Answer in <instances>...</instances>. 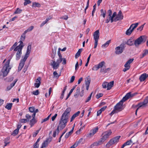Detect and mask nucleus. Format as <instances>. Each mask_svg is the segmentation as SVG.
Returning <instances> with one entry per match:
<instances>
[{
    "label": "nucleus",
    "instance_id": "nucleus-1",
    "mask_svg": "<svg viewBox=\"0 0 148 148\" xmlns=\"http://www.w3.org/2000/svg\"><path fill=\"white\" fill-rule=\"evenodd\" d=\"M31 49V45H29L27 47V51L24 58L23 59H21L20 61L18 67V71H20L24 66L25 61L29 57Z\"/></svg>",
    "mask_w": 148,
    "mask_h": 148
},
{
    "label": "nucleus",
    "instance_id": "nucleus-2",
    "mask_svg": "<svg viewBox=\"0 0 148 148\" xmlns=\"http://www.w3.org/2000/svg\"><path fill=\"white\" fill-rule=\"evenodd\" d=\"M13 56V54L11 55L10 58L6 62L1 70V73H2L3 77L7 76L11 69V68L9 67V64L10 60Z\"/></svg>",
    "mask_w": 148,
    "mask_h": 148
},
{
    "label": "nucleus",
    "instance_id": "nucleus-3",
    "mask_svg": "<svg viewBox=\"0 0 148 148\" xmlns=\"http://www.w3.org/2000/svg\"><path fill=\"white\" fill-rule=\"evenodd\" d=\"M123 102L121 100L118 103L114 106L113 110L110 114V115H112L115 113H118L119 112L121 111L123 109Z\"/></svg>",
    "mask_w": 148,
    "mask_h": 148
},
{
    "label": "nucleus",
    "instance_id": "nucleus-4",
    "mask_svg": "<svg viewBox=\"0 0 148 148\" xmlns=\"http://www.w3.org/2000/svg\"><path fill=\"white\" fill-rule=\"evenodd\" d=\"M69 119L66 118L61 116L59 121V125L58 126L60 127V130H62L66 126V123L68 121Z\"/></svg>",
    "mask_w": 148,
    "mask_h": 148
},
{
    "label": "nucleus",
    "instance_id": "nucleus-5",
    "mask_svg": "<svg viewBox=\"0 0 148 148\" xmlns=\"http://www.w3.org/2000/svg\"><path fill=\"white\" fill-rule=\"evenodd\" d=\"M120 137V136H118L113 138L108 143L106 146L109 148L113 144L117 143L119 141Z\"/></svg>",
    "mask_w": 148,
    "mask_h": 148
},
{
    "label": "nucleus",
    "instance_id": "nucleus-6",
    "mask_svg": "<svg viewBox=\"0 0 148 148\" xmlns=\"http://www.w3.org/2000/svg\"><path fill=\"white\" fill-rule=\"evenodd\" d=\"M125 44L124 42L122 43L119 46L115 48V53L116 54H119L123 52L125 47Z\"/></svg>",
    "mask_w": 148,
    "mask_h": 148
},
{
    "label": "nucleus",
    "instance_id": "nucleus-7",
    "mask_svg": "<svg viewBox=\"0 0 148 148\" xmlns=\"http://www.w3.org/2000/svg\"><path fill=\"white\" fill-rule=\"evenodd\" d=\"M23 48V46L22 45L20 47L17 46L14 49V51H17L16 54V60H18L20 59L22 54V50Z\"/></svg>",
    "mask_w": 148,
    "mask_h": 148
},
{
    "label": "nucleus",
    "instance_id": "nucleus-8",
    "mask_svg": "<svg viewBox=\"0 0 148 148\" xmlns=\"http://www.w3.org/2000/svg\"><path fill=\"white\" fill-rule=\"evenodd\" d=\"M145 37V36H141L135 40L134 44L136 47H138L143 42H144L146 41V40L144 39Z\"/></svg>",
    "mask_w": 148,
    "mask_h": 148
},
{
    "label": "nucleus",
    "instance_id": "nucleus-9",
    "mask_svg": "<svg viewBox=\"0 0 148 148\" xmlns=\"http://www.w3.org/2000/svg\"><path fill=\"white\" fill-rule=\"evenodd\" d=\"M94 39L95 40L94 48H96L98 45V42L99 37V30L95 31L93 34Z\"/></svg>",
    "mask_w": 148,
    "mask_h": 148
},
{
    "label": "nucleus",
    "instance_id": "nucleus-10",
    "mask_svg": "<svg viewBox=\"0 0 148 148\" xmlns=\"http://www.w3.org/2000/svg\"><path fill=\"white\" fill-rule=\"evenodd\" d=\"M147 106H148V96L146 97L143 102L138 104L137 105V106H138V107L136 110V115L137 111L140 108L146 107Z\"/></svg>",
    "mask_w": 148,
    "mask_h": 148
},
{
    "label": "nucleus",
    "instance_id": "nucleus-11",
    "mask_svg": "<svg viewBox=\"0 0 148 148\" xmlns=\"http://www.w3.org/2000/svg\"><path fill=\"white\" fill-rule=\"evenodd\" d=\"M112 133V132L111 130L104 132L101 135V138L105 141L109 138Z\"/></svg>",
    "mask_w": 148,
    "mask_h": 148
},
{
    "label": "nucleus",
    "instance_id": "nucleus-12",
    "mask_svg": "<svg viewBox=\"0 0 148 148\" xmlns=\"http://www.w3.org/2000/svg\"><path fill=\"white\" fill-rule=\"evenodd\" d=\"M123 16L121 11L120 10L118 14L116 15V17L115 18V21H118L121 20L123 19Z\"/></svg>",
    "mask_w": 148,
    "mask_h": 148
},
{
    "label": "nucleus",
    "instance_id": "nucleus-13",
    "mask_svg": "<svg viewBox=\"0 0 148 148\" xmlns=\"http://www.w3.org/2000/svg\"><path fill=\"white\" fill-rule=\"evenodd\" d=\"M71 111V108L69 107L67 108L63 113L62 116V117H64L66 118L67 117V118H69V115Z\"/></svg>",
    "mask_w": 148,
    "mask_h": 148
},
{
    "label": "nucleus",
    "instance_id": "nucleus-14",
    "mask_svg": "<svg viewBox=\"0 0 148 148\" xmlns=\"http://www.w3.org/2000/svg\"><path fill=\"white\" fill-rule=\"evenodd\" d=\"M98 130V127H96L90 130L88 135L89 136H92L97 132Z\"/></svg>",
    "mask_w": 148,
    "mask_h": 148
},
{
    "label": "nucleus",
    "instance_id": "nucleus-15",
    "mask_svg": "<svg viewBox=\"0 0 148 148\" xmlns=\"http://www.w3.org/2000/svg\"><path fill=\"white\" fill-rule=\"evenodd\" d=\"M33 119L30 121L31 127H32L37 122L35 117V114H33L32 115Z\"/></svg>",
    "mask_w": 148,
    "mask_h": 148
},
{
    "label": "nucleus",
    "instance_id": "nucleus-16",
    "mask_svg": "<svg viewBox=\"0 0 148 148\" xmlns=\"http://www.w3.org/2000/svg\"><path fill=\"white\" fill-rule=\"evenodd\" d=\"M133 60L134 59L132 58L128 60L124 65L125 67H127L130 69V64L133 62Z\"/></svg>",
    "mask_w": 148,
    "mask_h": 148
},
{
    "label": "nucleus",
    "instance_id": "nucleus-17",
    "mask_svg": "<svg viewBox=\"0 0 148 148\" xmlns=\"http://www.w3.org/2000/svg\"><path fill=\"white\" fill-rule=\"evenodd\" d=\"M131 97V92H129L123 97L121 100L124 102Z\"/></svg>",
    "mask_w": 148,
    "mask_h": 148
},
{
    "label": "nucleus",
    "instance_id": "nucleus-18",
    "mask_svg": "<svg viewBox=\"0 0 148 148\" xmlns=\"http://www.w3.org/2000/svg\"><path fill=\"white\" fill-rule=\"evenodd\" d=\"M147 76L146 73H144L142 74L139 77V80L140 82H143L146 79Z\"/></svg>",
    "mask_w": 148,
    "mask_h": 148
},
{
    "label": "nucleus",
    "instance_id": "nucleus-19",
    "mask_svg": "<svg viewBox=\"0 0 148 148\" xmlns=\"http://www.w3.org/2000/svg\"><path fill=\"white\" fill-rule=\"evenodd\" d=\"M53 63H51V65L52 66L53 69H58L59 66V65H58L56 62L53 60H52Z\"/></svg>",
    "mask_w": 148,
    "mask_h": 148
},
{
    "label": "nucleus",
    "instance_id": "nucleus-20",
    "mask_svg": "<svg viewBox=\"0 0 148 148\" xmlns=\"http://www.w3.org/2000/svg\"><path fill=\"white\" fill-rule=\"evenodd\" d=\"M148 54V50L145 49L143 50L142 54L140 55V59L143 58L145 56Z\"/></svg>",
    "mask_w": 148,
    "mask_h": 148
},
{
    "label": "nucleus",
    "instance_id": "nucleus-21",
    "mask_svg": "<svg viewBox=\"0 0 148 148\" xmlns=\"http://www.w3.org/2000/svg\"><path fill=\"white\" fill-rule=\"evenodd\" d=\"M134 40L133 39L130 38L126 42V44L132 46L134 45Z\"/></svg>",
    "mask_w": 148,
    "mask_h": 148
},
{
    "label": "nucleus",
    "instance_id": "nucleus-22",
    "mask_svg": "<svg viewBox=\"0 0 148 148\" xmlns=\"http://www.w3.org/2000/svg\"><path fill=\"white\" fill-rule=\"evenodd\" d=\"M80 92V88L78 87L77 88L76 92L74 95V97L75 98H77L79 95Z\"/></svg>",
    "mask_w": 148,
    "mask_h": 148
},
{
    "label": "nucleus",
    "instance_id": "nucleus-23",
    "mask_svg": "<svg viewBox=\"0 0 148 148\" xmlns=\"http://www.w3.org/2000/svg\"><path fill=\"white\" fill-rule=\"evenodd\" d=\"M74 126L75 124H74V126L73 127L71 130L69 132L66 133L65 136V138H67L69 137V136L72 133L74 129Z\"/></svg>",
    "mask_w": 148,
    "mask_h": 148
},
{
    "label": "nucleus",
    "instance_id": "nucleus-24",
    "mask_svg": "<svg viewBox=\"0 0 148 148\" xmlns=\"http://www.w3.org/2000/svg\"><path fill=\"white\" fill-rule=\"evenodd\" d=\"M114 84V81H112L110 82V83H108V88H107V90H110V89L112 88L113 87Z\"/></svg>",
    "mask_w": 148,
    "mask_h": 148
},
{
    "label": "nucleus",
    "instance_id": "nucleus-25",
    "mask_svg": "<svg viewBox=\"0 0 148 148\" xmlns=\"http://www.w3.org/2000/svg\"><path fill=\"white\" fill-rule=\"evenodd\" d=\"M17 80L16 79L15 81H14L13 83L11 84L10 85L8 86L7 87V89L8 90H10L13 86H14L17 82Z\"/></svg>",
    "mask_w": 148,
    "mask_h": 148
},
{
    "label": "nucleus",
    "instance_id": "nucleus-26",
    "mask_svg": "<svg viewBox=\"0 0 148 148\" xmlns=\"http://www.w3.org/2000/svg\"><path fill=\"white\" fill-rule=\"evenodd\" d=\"M25 37H21L20 38V40L19 42L20 43L19 45L18 46H19V47L21 46L22 45L23 46V47L24 45H23V41H24L25 39Z\"/></svg>",
    "mask_w": 148,
    "mask_h": 148
},
{
    "label": "nucleus",
    "instance_id": "nucleus-27",
    "mask_svg": "<svg viewBox=\"0 0 148 148\" xmlns=\"http://www.w3.org/2000/svg\"><path fill=\"white\" fill-rule=\"evenodd\" d=\"M82 50V49H79L77 52L76 54L75 55V58H77L79 57L80 56V54Z\"/></svg>",
    "mask_w": 148,
    "mask_h": 148
},
{
    "label": "nucleus",
    "instance_id": "nucleus-28",
    "mask_svg": "<svg viewBox=\"0 0 148 148\" xmlns=\"http://www.w3.org/2000/svg\"><path fill=\"white\" fill-rule=\"evenodd\" d=\"M60 129V127L59 126H58L57 128V129L56 130L53 132V136L54 137H55L56 136V134H58V133H59V129Z\"/></svg>",
    "mask_w": 148,
    "mask_h": 148
},
{
    "label": "nucleus",
    "instance_id": "nucleus-29",
    "mask_svg": "<svg viewBox=\"0 0 148 148\" xmlns=\"http://www.w3.org/2000/svg\"><path fill=\"white\" fill-rule=\"evenodd\" d=\"M133 31L131 27H130L129 28L127 29L126 32V34L127 35H130L132 33Z\"/></svg>",
    "mask_w": 148,
    "mask_h": 148
},
{
    "label": "nucleus",
    "instance_id": "nucleus-30",
    "mask_svg": "<svg viewBox=\"0 0 148 148\" xmlns=\"http://www.w3.org/2000/svg\"><path fill=\"white\" fill-rule=\"evenodd\" d=\"M90 80H88L87 81H85V84L86 86V88L87 90H88L90 85Z\"/></svg>",
    "mask_w": 148,
    "mask_h": 148
},
{
    "label": "nucleus",
    "instance_id": "nucleus-31",
    "mask_svg": "<svg viewBox=\"0 0 148 148\" xmlns=\"http://www.w3.org/2000/svg\"><path fill=\"white\" fill-rule=\"evenodd\" d=\"M138 25V23L135 24H132L131 25L130 27H131V28L132 27V29L133 31L134 29L137 27Z\"/></svg>",
    "mask_w": 148,
    "mask_h": 148
},
{
    "label": "nucleus",
    "instance_id": "nucleus-32",
    "mask_svg": "<svg viewBox=\"0 0 148 148\" xmlns=\"http://www.w3.org/2000/svg\"><path fill=\"white\" fill-rule=\"evenodd\" d=\"M12 103H8L7 105L5 106V108L8 109V110H10L11 109Z\"/></svg>",
    "mask_w": 148,
    "mask_h": 148
},
{
    "label": "nucleus",
    "instance_id": "nucleus-33",
    "mask_svg": "<svg viewBox=\"0 0 148 148\" xmlns=\"http://www.w3.org/2000/svg\"><path fill=\"white\" fill-rule=\"evenodd\" d=\"M110 40L107 41L106 43H105L104 44H103L102 45V48H104L105 47H108L110 43Z\"/></svg>",
    "mask_w": 148,
    "mask_h": 148
},
{
    "label": "nucleus",
    "instance_id": "nucleus-34",
    "mask_svg": "<svg viewBox=\"0 0 148 148\" xmlns=\"http://www.w3.org/2000/svg\"><path fill=\"white\" fill-rule=\"evenodd\" d=\"M100 11L101 12L100 15L101 16H102L103 18H105L106 13V11H104L103 10V9H101V10Z\"/></svg>",
    "mask_w": 148,
    "mask_h": 148
},
{
    "label": "nucleus",
    "instance_id": "nucleus-35",
    "mask_svg": "<svg viewBox=\"0 0 148 148\" xmlns=\"http://www.w3.org/2000/svg\"><path fill=\"white\" fill-rule=\"evenodd\" d=\"M108 83L107 82H105L103 83L102 84L103 88H108Z\"/></svg>",
    "mask_w": 148,
    "mask_h": 148
},
{
    "label": "nucleus",
    "instance_id": "nucleus-36",
    "mask_svg": "<svg viewBox=\"0 0 148 148\" xmlns=\"http://www.w3.org/2000/svg\"><path fill=\"white\" fill-rule=\"evenodd\" d=\"M22 10L21 9L18 8L16 9V10L15 11V12L14 13V14H20L22 12Z\"/></svg>",
    "mask_w": 148,
    "mask_h": 148
},
{
    "label": "nucleus",
    "instance_id": "nucleus-37",
    "mask_svg": "<svg viewBox=\"0 0 148 148\" xmlns=\"http://www.w3.org/2000/svg\"><path fill=\"white\" fill-rule=\"evenodd\" d=\"M40 4L38 3L34 2L33 3L32 7H37L38 8L40 7Z\"/></svg>",
    "mask_w": 148,
    "mask_h": 148
},
{
    "label": "nucleus",
    "instance_id": "nucleus-38",
    "mask_svg": "<svg viewBox=\"0 0 148 148\" xmlns=\"http://www.w3.org/2000/svg\"><path fill=\"white\" fill-rule=\"evenodd\" d=\"M105 64V62L103 61L99 63L97 65L99 68L102 67Z\"/></svg>",
    "mask_w": 148,
    "mask_h": 148
},
{
    "label": "nucleus",
    "instance_id": "nucleus-39",
    "mask_svg": "<svg viewBox=\"0 0 148 148\" xmlns=\"http://www.w3.org/2000/svg\"><path fill=\"white\" fill-rule=\"evenodd\" d=\"M99 145L97 142H94L92 144H91L90 146V148H92L94 147L95 146H97Z\"/></svg>",
    "mask_w": 148,
    "mask_h": 148
},
{
    "label": "nucleus",
    "instance_id": "nucleus-40",
    "mask_svg": "<svg viewBox=\"0 0 148 148\" xmlns=\"http://www.w3.org/2000/svg\"><path fill=\"white\" fill-rule=\"evenodd\" d=\"M34 27L33 26H31L29 27L25 31V33H27V32H30L32 31L34 28Z\"/></svg>",
    "mask_w": 148,
    "mask_h": 148
},
{
    "label": "nucleus",
    "instance_id": "nucleus-41",
    "mask_svg": "<svg viewBox=\"0 0 148 148\" xmlns=\"http://www.w3.org/2000/svg\"><path fill=\"white\" fill-rule=\"evenodd\" d=\"M18 131L19 130L18 129H16L14 131L12 135H13L14 136H15L18 134Z\"/></svg>",
    "mask_w": 148,
    "mask_h": 148
},
{
    "label": "nucleus",
    "instance_id": "nucleus-42",
    "mask_svg": "<svg viewBox=\"0 0 148 148\" xmlns=\"http://www.w3.org/2000/svg\"><path fill=\"white\" fill-rule=\"evenodd\" d=\"M105 141L101 138L97 142L98 145H100L102 144Z\"/></svg>",
    "mask_w": 148,
    "mask_h": 148
},
{
    "label": "nucleus",
    "instance_id": "nucleus-43",
    "mask_svg": "<svg viewBox=\"0 0 148 148\" xmlns=\"http://www.w3.org/2000/svg\"><path fill=\"white\" fill-rule=\"evenodd\" d=\"M29 110L30 112L34 113L35 110V108L34 107H31L29 108Z\"/></svg>",
    "mask_w": 148,
    "mask_h": 148
},
{
    "label": "nucleus",
    "instance_id": "nucleus-44",
    "mask_svg": "<svg viewBox=\"0 0 148 148\" xmlns=\"http://www.w3.org/2000/svg\"><path fill=\"white\" fill-rule=\"evenodd\" d=\"M48 145V143H46L45 141L43 142L42 144V146L41 147H42V148L45 147Z\"/></svg>",
    "mask_w": 148,
    "mask_h": 148
},
{
    "label": "nucleus",
    "instance_id": "nucleus-45",
    "mask_svg": "<svg viewBox=\"0 0 148 148\" xmlns=\"http://www.w3.org/2000/svg\"><path fill=\"white\" fill-rule=\"evenodd\" d=\"M25 2L24 3V5H26L27 4H29L31 3V1H30V0H25Z\"/></svg>",
    "mask_w": 148,
    "mask_h": 148
},
{
    "label": "nucleus",
    "instance_id": "nucleus-46",
    "mask_svg": "<svg viewBox=\"0 0 148 148\" xmlns=\"http://www.w3.org/2000/svg\"><path fill=\"white\" fill-rule=\"evenodd\" d=\"M62 61V58H59V59H58L56 61V62L57 63L58 65L60 66V62H61Z\"/></svg>",
    "mask_w": 148,
    "mask_h": 148
},
{
    "label": "nucleus",
    "instance_id": "nucleus-47",
    "mask_svg": "<svg viewBox=\"0 0 148 148\" xmlns=\"http://www.w3.org/2000/svg\"><path fill=\"white\" fill-rule=\"evenodd\" d=\"M56 54V51L55 50L54 51L53 50L52 53L51 55V58L52 59L54 58Z\"/></svg>",
    "mask_w": 148,
    "mask_h": 148
},
{
    "label": "nucleus",
    "instance_id": "nucleus-48",
    "mask_svg": "<svg viewBox=\"0 0 148 148\" xmlns=\"http://www.w3.org/2000/svg\"><path fill=\"white\" fill-rule=\"evenodd\" d=\"M99 69L97 65H95L93 67L92 70L94 71H97Z\"/></svg>",
    "mask_w": 148,
    "mask_h": 148
},
{
    "label": "nucleus",
    "instance_id": "nucleus-49",
    "mask_svg": "<svg viewBox=\"0 0 148 148\" xmlns=\"http://www.w3.org/2000/svg\"><path fill=\"white\" fill-rule=\"evenodd\" d=\"M41 84V82H36V83H35L34 84V86L35 87L38 88Z\"/></svg>",
    "mask_w": 148,
    "mask_h": 148
},
{
    "label": "nucleus",
    "instance_id": "nucleus-50",
    "mask_svg": "<svg viewBox=\"0 0 148 148\" xmlns=\"http://www.w3.org/2000/svg\"><path fill=\"white\" fill-rule=\"evenodd\" d=\"M32 93L33 95H37L39 94V92L38 90H36L33 91Z\"/></svg>",
    "mask_w": 148,
    "mask_h": 148
},
{
    "label": "nucleus",
    "instance_id": "nucleus-51",
    "mask_svg": "<svg viewBox=\"0 0 148 148\" xmlns=\"http://www.w3.org/2000/svg\"><path fill=\"white\" fill-rule=\"evenodd\" d=\"M145 24V23L144 24L142 25L141 26L138 27L137 29L138 30H139L140 31H141L144 27V25Z\"/></svg>",
    "mask_w": 148,
    "mask_h": 148
},
{
    "label": "nucleus",
    "instance_id": "nucleus-52",
    "mask_svg": "<svg viewBox=\"0 0 148 148\" xmlns=\"http://www.w3.org/2000/svg\"><path fill=\"white\" fill-rule=\"evenodd\" d=\"M103 95V94L101 93H99L97 94L96 95V98L97 99H99L100 97H102Z\"/></svg>",
    "mask_w": 148,
    "mask_h": 148
},
{
    "label": "nucleus",
    "instance_id": "nucleus-53",
    "mask_svg": "<svg viewBox=\"0 0 148 148\" xmlns=\"http://www.w3.org/2000/svg\"><path fill=\"white\" fill-rule=\"evenodd\" d=\"M131 140H130L128 141L125 143L124 144L125 146L127 145H129L131 144Z\"/></svg>",
    "mask_w": 148,
    "mask_h": 148
},
{
    "label": "nucleus",
    "instance_id": "nucleus-54",
    "mask_svg": "<svg viewBox=\"0 0 148 148\" xmlns=\"http://www.w3.org/2000/svg\"><path fill=\"white\" fill-rule=\"evenodd\" d=\"M89 0H88V1L87 3V4H86V7L85 9V13H86V10L87 9V8L88 7L89 4Z\"/></svg>",
    "mask_w": 148,
    "mask_h": 148
},
{
    "label": "nucleus",
    "instance_id": "nucleus-55",
    "mask_svg": "<svg viewBox=\"0 0 148 148\" xmlns=\"http://www.w3.org/2000/svg\"><path fill=\"white\" fill-rule=\"evenodd\" d=\"M92 93V92L90 95V96L88 97L87 99L85 101L86 102H88L89 101H90V100Z\"/></svg>",
    "mask_w": 148,
    "mask_h": 148
},
{
    "label": "nucleus",
    "instance_id": "nucleus-56",
    "mask_svg": "<svg viewBox=\"0 0 148 148\" xmlns=\"http://www.w3.org/2000/svg\"><path fill=\"white\" fill-rule=\"evenodd\" d=\"M108 18H110V22L111 23H112L114 21L115 22H116L117 21H115V18H113L111 16H109L108 17Z\"/></svg>",
    "mask_w": 148,
    "mask_h": 148
},
{
    "label": "nucleus",
    "instance_id": "nucleus-57",
    "mask_svg": "<svg viewBox=\"0 0 148 148\" xmlns=\"http://www.w3.org/2000/svg\"><path fill=\"white\" fill-rule=\"evenodd\" d=\"M41 128H40V129L38 130H37L34 133L33 136L34 137H35L36 136L37 134H38L39 130H40Z\"/></svg>",
    "mask_w": 148,
    "mask_h": 148
},
{
    "label": "nucleus",
    "instance_id": "nucleus-58",
    "mask_svg": "<svg viewBox=\"0 0 148 148\" xmlns=\"http://www.w3.org/2000/svg\"><path fill=\"white\" fill-rule=\"evenodd\" d=\"M53 75L55 77H59L60 75H58V73L56 71H54L53 73Z\"/></svg>",
    "mask_w": 148,
    "mask_h": 148
},
{
    "label": "nucleus",
    "instance_id": "nucleus-59",
    "mask_svg": "<svg viewBox=\"0 0 148 148\" xmlns=\"http://www.w3.org/2000/svg\"><path fill=\"white\" fill-rule=\"evenodd\" d=\"M100 72L103 73H107L106 70L105 68H101L100 69Z\"/></svg>",
    "mask_w": 148,
    "mask_h": 148
},
{
    "label": "nucleus",
    "instance_id": "nucleus-60",
    "mask_svg": "<svg viewBox=\"0 0 148 148\" xmlns=\"http://www.w3.org/2000/svg\"><path fill=\"white\" fill-rule=\"evenodd\" d=\"M51 138H47L45 141L46 142V143H48V144L49 143H50L51 141Z\"/></svg>",
    "mask_w": 148,
    "mask_h": 148
},
{
    "label": "nucleus",
    "instance_id": "nucleus-61",
    "mask_svg": "<svg viewBox=\"0 0 148 148\" xmlns=\"http://www.w3.org/2000/svg\"><path fill=\"white\" fill-rule=\"evenodd\" d=\"M108 16H111L112 14V11L111 10H109L108 11Z\"/></svg>",
    "mask_w": 148,
    "mask_h": 148
},
{
    "label": "nucleus",
    "instance_id": "nucleus-62",
    "mask_svg": "<svg viewBox=\"0 0 148 148\" xmlns=\"http://www.w3.org/2000/svg\"><path fill=\"white\" fill-rule=\"evenodd\" d=\"M20 121L22 123H25L27 121V120L25 119H21Z\"/></svg>",
    "mask_w": 148,
    "mask_h": 148
},
{
    "label": "nucleus",
    "instance_id": "nucleus-63",
    "mask_svg": "<svg viewBox=\"0 0 148 148\" xmlns=\"http://www.w3.org/2000/svg\"><path fill=\"white\" fill-rule=\"evenodd\" d=\"M75 77L74 76H73L71 78L70 83H72L75 80Z\"/></svg>",
    "mask_w": 148,
    "mask_h": 148
},
{
    "label": "nucleus",
    "instance_id": "nucleus-64",
    "mask_svg": "<svg viewBox=\"0 0 148 148\" xmlns=\"http://www.w3.org/2000/svg\"><path fill=\"white\" fill-rule=\"evenodd\" d=\"M26 117L28 120L31 119V116L29 114H27L26 115Z\"/></svg>",
    "mask_w": 148,
    "mask_h": 148
}]
</instances>
